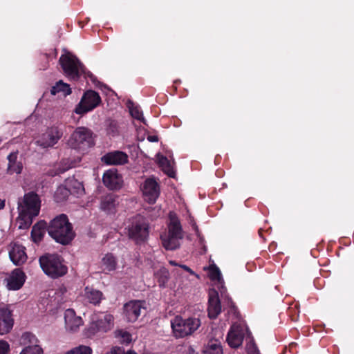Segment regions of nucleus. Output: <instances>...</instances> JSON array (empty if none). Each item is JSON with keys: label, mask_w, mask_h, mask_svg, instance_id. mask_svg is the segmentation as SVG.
<instances>
[{"label": "nucleus", "mask_w": 354, "mask_h": 354, "mask_svg": "<svg viewBox=\"0 0 354 354\" xmlns=\"http://www.w3.org/2000/svg\"><path fill=\"white\" fill-rule=\"evenodd\" d=\"M40 207V198L35 192H28L19 198L17 207L19 227L20 229L28 228L32 223V219L38 216Z\"/></svg>", "instance_id": "f257e3e1"}, {"label": "nucleus", "mask_w": 354, "mask_h": 354, "mask_svg": "<svg viewBox=\"0 0 354 354\" xmlns=\"http://www.w3.org/2000/svg\"><path fill=\"white\" fill-rule=\"evenodd\" d=\"M48 232L53 239L63 245L68 244L75 236L73 227L64 214L57 216L50 222Z\"/></svg>", "instance_id": "f03ea898"}, {"label": "nucleus", "mask_w": 354, "mask_h": 354, "mask_svg": "<svg viewBox=\"0 0 354 354\" xmlns=\"http://www.w3.org/2000/svg\"><path fill=\"white\" fill-rule=\"evenodd\" d=\"M170 223L168 232L161 234L162 244L166 250H173L180 246L183 239L182 228L179 220L174 214H169Z\"/></svg>", "instance_id": "7ed1b4c3"}, {"label": "nucleus", "mask_w": 354, "mask_h": 354, "mask_svg": "<svg viewBox=\"0 0 354 354\" xmlns=\"http://www.w3.org/2000/svg\"><path fill=\"white\" fill-rule=\"evenodd\" d=\"M114 326V318L112 315L97 313L91 316L88 326L84 329V334L88 337H91L96 333H106L111 330Z\"/></svg>", "instance_id": "20e7f679"}, {"label": "nucleus", "mask_w": 354, "mask_h": 354, "mask_svg": "<svg viewBox=\"0 0 354 354\" xmlns=\"http://www.w3.org/2000/svg\"><path fill=\"white\" fill-rule=\"evenodd\" d=\"M43 271L52 278H57L66 274L67 267L56 254H45L39 258Z\"/></svg>", "instance_id": "39448f33"}, {"label": "nucleus", "mask_w": 354, "mask_h": 354, "mask_svg": "<svg viewBox=\"0 0 354 354\" xmlns=\"http://www.w3.org/2000/svg\"><path fill=\"white\" fill-rule=\"evenodd\" d=\"M200 325L201 322L197 318L183 319L180 316H176L171 321L174 335L177 338H182L192 334Z\"/></svg>", "instance_id": "423d86ee"}, {"label": "nucleus", "mask_w": 354, "mask_h": 354, "mask_svg": "<svg viewBox=\"0 0 354 354\" xmlns=\"http://www.w3.org/2000/svg\"><path fill=\"white\" fill-rule=\"evenodd\" d=\"M128 236L137 243L145 241L149 235V224L145 217L137 215L131 220L128 227Z\"/></svg>", "instance_id": "0eeeda50"}, {"label": "nucleus", "mask_w": 354, "mask_h": 354, "mask_svg": "<svg viewBox=\"0 0 354 354\" xmlns=\"http://www.w3.org/2000/svg\"><path fill=\"white\" fill-rule=\"evenodd\" d=\"M92 134V131L86 127H77L71 134L68 145L73 149H84L91 145Z\"/></svg>", "instance_id": "6e6552de"}, {"label": "nucleus", "mask_w": 354, "mask_h": 354, "mask_svg": "<svg viewBox=\"0 0 354 354\" xmlns=\"http://www.w3.org/2000/svg\"><path fill=\"white\" fill-rule=\"evenodd\" d=\"M59 63L64 73L71 79L79 77L82 65L79 59L70 53L62 55L59 58Z\"/></svg>", "instance_id": "1a4fd4ad"}, {"label": "nucleus", "mask_w": 354, "mask_h": 354, "mask_svg": "<svg viewBox=\"0 0 354 354\" xmlns=\"http://www.w3.org/2000/svg\"><path fill=\"white\" fill-rule=\"evenodd\" d=\"M101 98L97 93L93 91H88L83 95L80 102L75 109L77 114L86 113L99 105Z\"/></svg>", "instance_id": "9d476101"}, {"label": "nucleus", "mask_w": 354, "mask_h": 354, "mask_svg": "<svg viewBox=\"0 0 354 354\" xmlns=\"http://www.w3.org/2000/svg\"><path fill=\"white\" fill-rule=\"evenodd\" d=\"M62 135V131L57 127H51L39 136L36 143L42 148L52 147L57 143Z\"/></svg>", "instance_id": "9b49d317"}, {"label": "nucleus", "mask_w": 354, "mask_h": 354, "mask_svg": "<svg viewBox=\"0 0 354 354\" xmlns=\"http://www.w3.org/2000/svg\"><path fill=\"white\" fill-rule=\"evenodd\" d=\"M141 190L145 200L149 203H154L160 194L159 185L153 178L145 180L141 187Z\"/></svg>", "instance_id": "f8f14e48"}, {"label": "nucleus", "mask_w": 354, "mask_h": 354, "mask_svg": "<svg viewBox=\"0 0 354 354\" xmlns=\"http://www.w3.org/2000/svg\"><path fill=\"white\" fill-rule=\"evenodd\" d=\"M144 304L141 301H130L124 305V315L128 322H134L138 319L145 310Z\"/></svg>", "instance_id": "ddd939ff"}, {"label": "nucleus", "mask_w": 354, "mask_h": 354, "mask_svg": "<svg viewBox=\"0 0 354 354\" xmlns=\"http://www.w3.org/2000/svg\"><path fill=\"white\" fill-rule=\"evenodd\" d=\"M64 320L66 330L71 332L77 331L84 324L82 317L77 316L75 310L71 308L65 310Z\"/></svg>", "instance_id": "4468645a"}, {"label": "nucleus", "mask_w": 354, "mask_h": 354, "mask_svg": "<svg viewBox=\"0 0 354 354\" xmlns=\"http://www.w3.org/2000/svg\"><path fill=\"white\" fill-rule=\"evenodd\" d=\"M102 180L105 186L110 189H117L120 188L123 182L122 176L115 169L106 171L103 175Z\"/></svg>", "instance_id": "2eb2a0df"}, {"label": "nucleus", "mask_w": 354, "mask_h": 354, "mask_svg": "<svg viewBox=\"0 0 354 354\" xmlns=\"http://www.w3.org/2000/svg\"><path fill=\"white\" fill-rule=\"evenodd\" d=\"M243 338L244 333L242 327L234 324L227 334V341L232 348H238L242 344Z\"/></svg>", "instance_id": "dca6fc26"}, {"label": "nucleus", "mask_w": 354, "mask_h": 354, "mask_svg": "<svg viewBox=\"0 0 354 354\" xmlns=\"http://www.w3.org/2000/svg\"><path fill=\"white\" fill-rule=\"evenodd\" d=\"M25 274L19 269H15L7 279V288L9 290H17L20 289L25 282Z\"/></svg>", "instance_id": "f3484780"}, {"label": "nucleus", "mask_w": 354, "mask_h": 354, "mask_svg": "<svg viewBox=\"0 0 354 354\" xmlns=\"http://www.w3.org/2000/svg\"><path fill=\"white\" fill-rule=\"evenodd\" d=\"M101 160L106 165H123L127 162L128 156L122 151H115L105 154Z\"/></svg>", "instance_id": "a211bd4d"}, {"label": "nucleus", "mask_w": 354, "mask_h": 354, "mask_svg": "<svg viewBox=\"0 0 354 354\" xmlns=\"http://www.w3.org/2000/svg\"><path fill=\"white\" fill-rule=\"evenodd\" d=\"M9 255L11 261L15 265H21L27 259L25 248L17 243H13L11 245V250L9 252Z\"/></svg>", "instance_id": "6ab92c4d"}, {"label": "nucleus", "mask_w": 354, "mask_h": 354, "mask_svg": "<svg viewBox=\"0 0 354 354\" xmlns=\"http://www.w3.org/2000/svg\"><path fill=\"white\" fill-rule=\"evenodd\" d=\"M208 316L211 319L216 318L221 311V306L218 299V293L216 291L209 292Z\"/></svg>", "instance_id": "aec40b11"}, {"label": "nucleus", "mask_w": 354, "mask_h": 354, "mask_svg": "<svg viewBox=\"0 0 354 354\" xmlns=\"http://www.w3.org/2000/svg\"><path fill=\"white\" fill-rule=\"evenodd\" d=\"M13 325L11 313L7 309H0V335H3L10 331Z\"/></svg>", "instance_id": "412c9836"}, {"label": "nucleus", "mask_w": 354, "mask_h": 354, "mask_svg": "<svg viewBox=\"0 0 354 354\" xmlns=\"http://www.w3.org/2000/svg\"><path fill=\"white\" fill-rule=\"evenodd\" d=\"M118 204V196L111 194L107 195L102 198L100 209L108 214H112L115 212Z\"/></svg>", "instance_id": "4be33fe9"}, {"label": "nucleus", "mask_w": 354, "mask_h": 354, "mask_svg": "<svg viewBox=\"0 0 354 354\" xmlns=\"http://www.w3.org/2000/svg\"><path fill=\"white\" fill-rule=\"evenodd\" d=\"M156 160L162 171L170 177H174L175 172L171 162L163 155L158 153Z\"/></svg>", "instance_id": "5701e85b"}, {"label": "nucleus", "mask_w": 354, "mask_h": 354, "mask_svg": "<svg viewBox=\"0 0 354 354\" xmlns=\"http://www.w3.org/2000/svg\"><path fill=\"white\" fill-rule=\"evenodd\" d=\"M117 267V261L112 254H105L101 260V268L104 272L114 271Z\"/></svg>", "instance_id": "b1692460"}, {"label": "nucleus", "mask_w": 354, "mask_h": 354, "mask_svg": "<svg viewBox=\"0 0 354 354\" xmlns=\"http://www.w3.org/2000/svg\"><path fill=\"white\" fill-rule=\"evenodd\" d=\"M17 153H11L8 156V171L10 174H20L22 171V164L20 162L17 161Z\"/></svg>", "instance_id": "393cba45"}, {"label": "nucleus", "mask_w": 354, "mask_h": 354, "mask_svg": "<svg viewBox=\"0 0 354 354\" xmlns=\"http://www.w3.org/2000/svg\"><path fill=\"white\" fill-rule=\"evenodd\" d=\"M203 354H223L221 342L218 339H210L203 348Z\"/></svg>", "instance_id": "a878e982"}, {"label": "nucleus", "mask_w": 354, "mask_h": 354, "mask_svg": "<svg viewBox=\"0 0 354 354\" xmlns=\"http://www.w3.org/2000/svg\"><path fill=\"white\" fill-rule=\"evenodd\" d=\"M84 296L91 304L96 305L100 302L102 298V293L97 290L86 287L84 290Z\"/></svg>", "instance_id": "bb28decb"}, {"label": "nucleus", "mask_w": 354, "mask_h": 354, "mask_svg": "<svg viewBox=\"0 0 354 354\" xmlns=\"http://www.w3.org/2000/svg\"><path fill=\"white\" fill-rule=\"evenodd\" d=\"M46 224L43 222H39L35 224L32 229L31 236L35 243L39 242L45 234Z\"/></svg>", "instance_id": "cd10ccee"}, {"label": "nucleus", "mask_w": 354, "mask_h": 354, "mask_svg": "<svg viewBox=\"0 0 354 354\" xmlns=\"http://www.w3.org/2000/svg\"><path fill=\"white\" fill-rule=\"evenodd\" d=\"M127 106L129 110L130 114L133 118L145 123L142 112L138 106L134 104V103L130 100L127 102Z\"/></svg>", "instance_id": "c85d7f7f"}, {"label": "nucleus", "mask_w": 354, "mask_h": 354, "mask_svg": "<svg viewBox=\"0 0 354 354\" xmlns=\"http://www.w3.org/2000/svg\"><path fill=\"white\" fill-rule=\"evenodd\" d=\"M60 92H62L64 95H69L71 93L69 85L64 83L62 81H59L50 90V93L53 95Z\"/></svg>", "instance_id": "c756f323"}, {"label": "nucleus", "mask_w": 354, "mask_h": 354, "mask_svg": "<svg viewBox=\"0 0 354 354\" xmlns=\"http://www.w3.org/2000/svg\"><path fill=\"white\" fill-rule=\"evenodd\" d=\"M156 277L158 279L159 286L160 287H165L169 280V271L166 268H162L160 270H158L156 273Z\"/></svg>", "instance_id": "7c9ffc66"}, {"label": "nucleus", "mask_w": 354, "mask_h": 354, "mask_svg": "<svg viewBox=\"0 0 354 354\" xmlns=\"http://www.w3.org/2000/svg\"><path fill=\"white\" fill-rule=\"evenodd\" d=\"M70 192L65 187H59L55 193V199L57 202H62L66 200L69 196Z\"/></svg>", "instance_id": "2f4dec72"}, {"label": "nucleus", "mask_w": 354, "mask_h": 354, "mask_svg": "<svg viewBox=\"0 0 354 354\" xmlns=\"http://www.w3.org/2000/svg\"><path fill=\"white\" fill-rule=\"evenodd\" d=\"M92 348L88 346L80 345L73 348L65 354H92Z\"/></svg>", "instance_id": "473e14b6"}, {"label": "nucleus", "mask_w": 354, "mask_h": 354, "mask_svg": "<svg viewBox=\"0 0 354 354\" xmlns=\"http://www.w3.org/2000/svg\"><path fill=\"white\" fill-rule=\"evenodd\" d=\"M208 270V274L209 278L212 281H217L218 282L220 283L221 280V274L218 268H217L215 265H211L209 266Z\"/></svg>", "instance_id": "72a5a7b5"}, {"label": "nucleus", "mask_w": 354, "mask_h": 354, "mask_svg": "<svg viewBox=\"0 0 354 354\" xmlns=\"http://www.w3.org/2000/svg\"><path fill=\"white\" fill-rule=\"evenodd\" d=\"M19 354H43V351L39 346L35 344L25 347Z\"/></svg>", "instance_id": "f704fd0d"}, {"label": "nucleus", "mask_w": 354, "mask_h": 354, "mask_svg": "<svg viewBox=\"0 0 354 354\" xmlns=\"http://www.w3.org/2000/svg\"><path fill=\"white\" fill-rule=\"evenodd\" d=\"M115 333L116 337L119 338L121 342L127 344L131 342V335L129 333L122 330H118Z\"/></svg>", "instance_id": "c9c22d12"}, {"label": "nucleus", "mask_w": 354, "mask_h": 354, "mask_svg": "<svg viewBox=\"0 0 354 354\" xmlns=\"http://www.w3.org/2000/svg\"><path fill=\"white\" fill-rule=\"evenodd\" d=\"M9 351V344L6 341L0 340V354H8Z\"/></svg>", "instance_id": "e433bc0d"}, {"label": "nucleus", "mask_w": 354, "mask_h": 354, "mask_svg": "<svg viewBox=\"0 0 354 354\" xmlns=\"http://www.w3.org/2000/svg\"><path fill=\"white\" fill-rule=\"evenodd\" d=\"M35 339V335L30 333H25L21 336V343L26 344L27 341L32 342V340Z\"/></svg>", "instance_id": "4c0bfd02"}, {"label": "nucleus", "mask_w": 354, "mask_h": 354, "mask_svg": "<svg viewBox=\"0 0 354 354\" xmlns=\"http://www.w3.org/2000/svg\"><path fill=\"white\" fill-rule=\"evenodd\" d=\"M69 168H70V166L65 167H63V168H60V167L59 165L58 167L56 169V171L54 172V173L52 172V173H50V174L52 176L57 175V174L64 173V171L68 170Z\"/></svg>", "instance_id": "58836bf2"}, {"label": "nucleus", "mask_w": 354, "mask_h": 354, "mask_svg": "<svg viewBox=\"0 0 354 354\" xmlns=\"http://www.w3.org/2000/svg\"><path fill=\"white\" fill-rule=\"evenodd\" d=\"M105 354H122V350L120 348H114Z\"/></svg>", "instance_id": "ea45409f"}, {"label": "nucleus", "mask_w": 354, "mask_h": 354, "mask_svg": "<svg viewBox=\"0 0 354 354\" xmlns=\"http://www.w3.org/2000/svg\"><path fill=\"white\" fill-rule=\"evenodd\" d=\"M180 268H182L183 269H184L185 270H186L187 272H189L191 274H193L194 275L195 273L193 270H192L189 267H187V266L185 265H182V266H180Z\"/></svg>", "instance_id": "a19ab883"}, {"label": "nucleus", "mask_w": 354, "mask_h": 354, "mask_svg": "<svg viewBox=\"0 0 354 354\" xmlns=\"http://www.w3.org/2000/svg\"><path fill=\"white\" fill-rule=\"evenodd\" d=\"M147 139L150 142H157L158 140L156 136H148Z\"/></svg>", "instance_id": "79ce46f5"}, {"label": "nucleus", "mask_w": 354, "mask_h": 354, "mask_svg": "<svg viewBox=\"0 0 354 354\" xmlns=\"http://www.w3.org/2000/svg\"><path fill=\"white\" fill-rule=\"evenodd\" d=\"M225 299L227 300V305H228L229 306H230L231 305H232V301L231 299H230V298L228 297V296H227V295H225Z\"/></svg>", "instance_id": "37998d69"}, {"label": "nucleus", "mask_w": 354, "mask_h": 354, "mask_svg": "<svg viewBox=\"0 0 354 354\" xmlns=\"http://www.w3.org/2000/svg\"><path fill=\"white\" fill-rule=\"evenodd\" d=\"M122 354H137V353L133 350H129V351H127L126 353H124L122 351Z\"/></svg>", "instance_id": "c03bdc74"}, {"label": "nucleus", "mask_w": 354, "mask_h": 354, "mask_svg": "<svg viewBox=\"0 0 354 354\" xmlns=\"http://www.w3.org/2000/svg\"><path fill=\"white\" fill-rule=\"evenodd\" d=\"M4 207V202L0 199V209Z\"/></svg>", "instance_id": "a18cd8bd"}, {"label": "nucleus", "mask_w": 354, "mask_h": 354, "mask_svg": "<svg viewBox=\"0 0 354 354\" xmlns=\"http://www.w3.org/2000/svg\"><path fill=\"white\" fill-rule=\"evenodd\" d=\"M59 291H60L62 293H64V292H66V288H61L59 289Z\"/></svg>", "instance_id": "49530a36"}, {"label": "nucleus", "mask_w": 354, "mask_h": 354, "mask_svg": "<svg viewBox=\"0 0 354 354\" xmlns=\"http://www.w3.org/2000/svg\"><path fill=\"white\" fill-rule=\"evenodd\" d=\"M169 263L172 266H177V263L174 261H169Z\"/></svg>", "instance_id": "de8ad7c7"}, {"label": "nucleus", "mask_w": 354, "mask_h": 354, "mask_svg": "<svg viewBox=\"0 0 354 354\" xmlns=\"http://www.w3.org/2000/svg\"><path fill=\"white\" fill-rule=\"evenodd\" d=\"M190 354H195L194 351L192 348H190Z\"/></svg>", "instance_id": "09e8293b"}, {"label": "nucleus", "mask_w": 354, "mask_h": 354, "mask_svg": "<svg viewBox=\"0 0 354 354\" xmlns=\"http://www.w3.org/2000/svg\"><path fill=\"white\" fill-rule=\"evenodd\" d=\"M193 227H194V230H195L196 231H197V230H198V229H197V226L196 225V224H195V223H194V224H193Z\"/></svg>", "instance_id": "8fccbe9b"}, {"label": "nucleus", "mask_w": 354, "mask_h": 354, "mask_svg": "<svg viewBox=\"0 0 354 354\" xmlns=\"http://www.w3.org/2000/svg\"><path fill=\"white\" fill-rule=\"evenodd\" d=\"M176 274L180 275V274L179 273V272L178 270L176 271Z\"/></svg>", "instance_id": "3c124183"}, {"label": "nucleus", "mask_w": 354, "mask_h": 354, "mask_svg": "<svg viewBox=\"0 0 354 354\" xmlns=\"http://www.w3.org/2000/svg\"><path fill=\"white\" fill-rule=\"evenodd\" d=\"M180 288L182 289L183 288L179 286V287L177 288V290H179Z\"/></svg>", "instance_id": "603ef678"}, {"label": "nucleus", "mask_w": 354, "mask_h": 354, "mask_svg": "<svg viewBox=\"0 0 354 354\" xmlns=\"http://www.w3.org/2000/svg\"><path fill=\"white\" fill-rule=\"evenodd\" d=\"M224 293V291L223 292L222 290L221 291V294L223 295Z\"/></svg>", "instance_id": "864d4df0"}]
</instances>
